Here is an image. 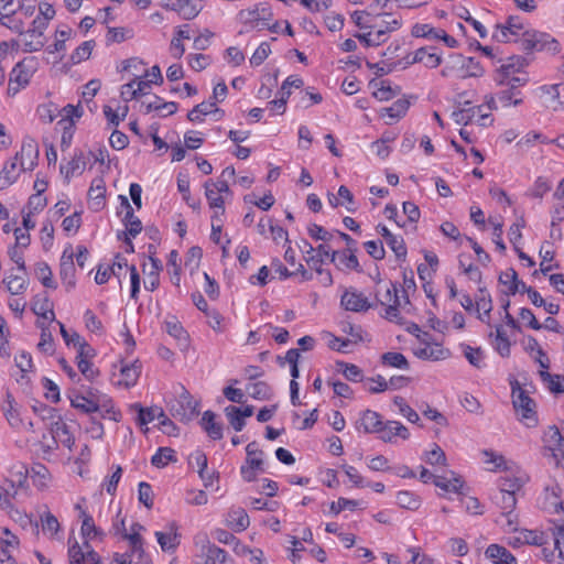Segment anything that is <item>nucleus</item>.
I'll list each match as a JSON object with an SVG mask.
<instances>
[{
	"mask_svg": "<svg viewBox=\"0 0 564 564\" xmlns=\"http://www.w3.org/2000/svg\"><path fill=\"white\" fill-rule=\"evenodd\" d=\"M467 95L468 93H464L457 96V108L452 112L453 120L465 127L475 121L479 126H485L484 121L488 118V115L481 113V106H473V100L467 99Z\"/></svg>",
	"mask_w": 564,
	"mask_h": 564,
	"instance_id": "nucleus-9",
	"label": "nucleus"
},
{
	"mask_svg": "<svg viewBox=\"0 0 564 564\" xmlns=\"http://www.w3.org/2000/svg\"><path fill=\"white\" fill-rule=\"evenodd\" d=\"M75 32L68 25H59L54 34L53 44L47 47L50 54H58L59 58L64 56L66 52V42L74 39Z\"/></svg>",
	"mask_w": 564,
	"mask_h": 564,
	"instance_id": "nucleus-34",
	"label": "nucleus"
},
{
	"mask_svg": "<svg viewBox=\"0 0 564 564\" xmlns=\"http://www.w3.org/2000/svg\"><path fill=\"white\" fill-rule=\"evenodd\" d=\"M434 485L444 492L462 494L465 481L458 474L451 470L443 475H437L434 478Z\"/></svg>",
	"mask_w": 564,
	"mask_h": 564,
	"instance_id": "nucleus-30",
	"label": "nucleus"
},
{
	"mask_svg": "<svg viewBox=\"0 0 564 564\" xmlns=\"http://www.w3.org/2000/svg\"><path fill=\"white\" fill-rule=\"evenodd\" d=\"M492 310V302L490 295L485 289L479 290V295L475 299V312L480 321L484 323H490V312Z\"/></svg>",
	"mask_w": 564,
	"mask_h": 564,
	"instance_id": "nucleus-46",
	"label": "nucleus"
},
{
	"mask_svg": "<svg viewBox=\"0 0 564 564\" xmlns=\"http://www.w3.org/2000/svg\"><path fill=\"white\" fill-rule=\"evenodd\" d=\"M87 164L86 154L82 151L75 152L74 156L66 164H62L59 170L66 180H69L76 175H80Z\"/></svg>",
	"mask_w": 564,
	"mask_h": 564,
	"instance_id": "nucleus-40",
	"label": "nucleus"
},
{
	"mask_svg": "<svg viewBox=\"0 0 564 564\" xmlns=\"http://www.w3.org/2000/svg\"><path fill=\"white\" fill-rule=\"evenodd\" d=\"M510 89L501 90L497 94V96L487 95L485 97V104L489 109H497L499 106L501 108H509V107H518L520 106L523 100L520 97V93H514Z\"/></svg>",
	"mask_w": 564,
	"mask_h": 564,
	"instance_id": "nucleus-23",
	"label": "nucleus"
},
{
	"mask_svg": "<svg viewBox=\"0 0 564 564\" xmlns=\"http://www.w3.org/2000/svg\"><path fill=\"white\" fill-rule=\"evenodd\" d=\"M128 278L130 282H139V274L135 268L129 265L123 257L117 256L112 263L99 264L95 280L96 282H107L108 280L116 279L121 282Z\"/></svg>",
	"mask_w": 564,
	"mask_h": 564,
	"instance_id": "nucleus-6",
	"label": "nucleus"
},
{
	"mask_svg": "<svg viewBox=\"0 0 564 564\" xmlns=\"http://www.w3.org/2000/svg\"><path fill=\"white\" fill-rule=\"evenodd\" d=\"M382 424L380 415L377 412L367 410L357 421V430L364 433H379Z\"/></svg>",
	"mask_w": 564,
	"mask_h": 564,
	"instance_id": "nucleus-42",
	"label": "nucleus"
},
{
	"mask_svg": "<svg viewBox=\"0 0 564 564\" xmlns=\"http://www.w3.org/2000/svg\"><path fill=\"white\" fill-rule=\"evenodd\" d=\"M145 63L139 57H130L121 61L118 66L119 72L137 76H142Z\"/></svg>",
	"mask_w": 564,
	"mask_h": 564,
	"instance_id": "nucleus-60",
	"label": "nucleus"
},
{
	"mask_svg": "<svg viewBox=\"0 0 564 564\" xmlns=\"http://www.w3.org/2000/svg\"><path fill=\"white\" fill-rule=\"evenodd\" d=\"M205 197L214 218L225 217V205L231 199L232 192L224 180H208L204 183Z\"/></svg>",
	"mask_w": 564,
	"mask_h": 564,
	"instance_id": "nucleus-5",
	"label": "nucleus"
},
{
	"mask_svg": "<svg viewBox=\"0 0 564 564\" xmlns=\"http://www.w3.org/2000/svg\"><path fill=\"white\" fill-rule=\"evenodd\" d=\"M528 62L523 56L512 55L501 61L496 68L494 80L498 86L518 88L529 83V75L525 72Z\"/></svg>",
	"mask_w": 564,
	"mask_h": 564,
	"instance_id": "nucleus-3",
	"label": "nucleus"
},
{
	"mask_svg": "<svg viewBox=\"0 0 564 564\" xmlns=\"http://www.w3.org/2000/svg\"><path fill=\"white\" fill-rule=\"evenodd\" d=\"M99 391H89L87 395L76 394L70 399L73 408L84 412L94 413L99 411L98 395Z\"/></svg>",
	"mask_w": 564,
	"mask_h": 564,
	"instance_id": "nucleus-37",
	"label": "nucleus"
},
{
	"mask_svg": "<svg viewBox=\"0 0 564 564\" xmlns=\"http://www.w3.org/2000/svg\"><path fill=\"white\" fill-rule=\"evenodd\" d=\"M409 109V102L405 100H397L390 107L383 108L381 111L382 118H388L386 122L392 124L402 118Z\"/></svg>",
	"mask_w": 564,
	"mask_h": 564,
	"instance_id": "nucleus-52",
	"label": "nucleus"
},
{
	"mask_svg": "<svg viewBox=\"0 0 564 564\" xmlns=\"http://www.w3.org/2000/svg\"><path fill=\"white\" fill-rule=\"evenodd\" d=\"M224 412H225V415H226L229 424L236 432H240L245 427L246 422H245V419L240 414V408L235 406V405H229V406L225 408Z\"/></svg>",
	"mask_w": 564,
	"mask_h": 564,
	"instance_id": "nucleus-64",
	"label": "nucleus"
},
{
	"mask_svg": "<svg viewBox=\"0 0 564 564\" xmlns=\"http://www.w3.org/2000/svg\"><path fill=\"white\" fill-rule=\"evenodd\" d=\"M543 448L558 467H564V427L549 425L542 435Z\"/></svg>",
	"mask_w": 564,
	"mask_h": 564,
	"instance_id": "nucleus-12",
	"label": "nucleus"
},
{
	"mask_svg": "<svg viewBox=\"0 0 564 564\" xmlns=\"http://www.w3.org/2000/svg\"><path fill=\"white\" fill-rule=\"evenodd\" d=\"M115 369L117 371L112 372L113 384L118 388L129 389L138 382L142 366L138 359H121L118 365H115Z\"/></svg>",
	"mask_w": 564,
	"mask_h": 564,
	"instance_id": "nucleus-13",
	"label": "nucleus"
},
{
	"mask_svg": "<svg viewBox=\"0 0 564 564\" xmlns=\"http://www.w3.org/2000/svg\"><path fill=\"white\" fill-rule=\"evenodd\" d=\"M173 415L181 420H189L196 413V403L188 392L183 391L178 398L177 405L172 406Z\"/></svg>",
	"mask_w": 564,
	"mask_h": 564,
	"instance_id": "nucleus-43",
	"label": "nucleus"
},
{
	"mask_svg": "<svg viewBox=\"0 0 564 564\" xmlns=\"http://www.w3.org/2000/svg\"><path fill=\"white\" fill-rule=\"evenodd\" d=\"M393 405L398 409L399 413L411 423H419L420 416L402 397H394Z\"/></svg>",
	"mask_w": 564,
	"mask_h": 564,
	"instance_id": "nucleus-63",
	"label": "nucleus"
},
{
	"mask_svg": "<svg viewBox=\"0 0 564 564\" xmlns=\"http://www.w3.org/2000/svg\"><path fill=\"white\" fill-rule=\"evenodd\" d=\"M340 306L345 311L362 313L371 307L369 297L354 286L344 290L340 296Z\"/></svg>",
	"mask_w": 564,
	"mask_h": 564,
	"instance_id": "nucleus-19",
	"label": "nucleus"
},
{
	"mask_svg": "<svg viewBox=\"0 0 564 564\" xmlns=\"http://www.w3.org/2000/svg\"><path fill=\"white\" fill-rule=\"evenodd\" d=\"M98 412L101 413L102 417L112 420L115 422L120 421L121 413L115 408L112 400L107 394L100 392L98 395Z\"/></svg>",
	"mask_w": 564,
	"mask_h": 564,
	"instance_id": "nucleus-56",
	"label": "nucleus"
},
{
	"mask_svg": "<svg viewBox=\"0 0 564 564\" xmlns=\"http://www.w3.org/2000/svg\"><path fill=\"white\" fill-rule=\"evenodd\" d=\"M200 424L204 431L213 440H220L223 437V427L215 421V414L213 412H204Z\"/></svg>",
	"mask_w": 564,
	"mask_h": 564,
	"instance_id": "nucleus-54",
	"label": "nucleus"
},
{
	"mask_svg": "<svg viewBox=\"0 0 564 564\" xmlns=\"http://www.w3.org/2000/svg\"><path fill=\"white\" fill-rule=\"evenodd\" d=\"M489 338L494 349L501 357L507 358L510 356L511 343L501 325L496 326L495 330L489 333Z\"/></svg>",
	"mask_w": 564,
	"mask_h": 564,
	"instance_id": "nucleus-41",
	"label": "nucleus"
},
{
	"mask_svg": "<svg viewBox=\"0 0 564 564\" xmlns=\"http://www.w3.org/2000/svg\"><path fill=\"white\" fill-rule=\"evenodd\" d=\"M74 256L75 251L73 247H67L63 251L61 258V278L63 280H70L75 278Z\"/></svg>",
	"mask_w": 564,
	"mask_h": 564,
	"instance_id": "nucleus-55",
	"label": "nucleus"
},
{
	"mask_svg": "<svg viewBox=\"0 0 564 564\" xmlns=\"http://www.w3.org/2000/svg\"><path fill=\"white\" fill-rule=\"evenodd\" d=\"M264 471L263 452L259 449L256 442L249 443L246 447V459L240 467V475L245 481H253L260 473Z\"/></svg>",
	"mask_w": 564,
	"mask_h": 564,
	"instance_id": "nucleus-15",
	"label": "nucleus"
},
{
	"mask_svg": "<svg viewBox=\"0 0 564 564\" xmlns=\"http://www.w3.org/2000/svg\"><path fill=\"white\" fill-rule=\"evenodd\" d=\"M381 364L387 367L397 368L400 370H408L410 362L405 356L397 351H388L381 356Z\"/></svg>",
	"mask_w": 564,
	"mask_h": 564,
	"instance_id": "nucleus-57",
	"label": "nucleus"
},
{
	"mask_svg": "<svg viewBox=\"0 0 564 564\" xmlns=\"http://www.w3.org/2000/svg\"><path fill=\"white\" fill-rule=\"evenodd\" d=\"M465 56L460 54H452L448 56L443 69L442 76L463 78Z\"/></svg>",
	"mask_w": 564,
	"mask_h": 564,
	"instance_id": "nucleus-50",
	"label": "nucleus"
},
{
	"mask_svg": "<svg viewBox=\"0 0 564 564\" xmlns=\"http://www.w3.org/2000/svg\"><path fill=\"white\" fill-rule=\"evenodd\" d=\"M39 153L37 142L33 138L26 135L22 140L20 151H18L12 159L20 163L22 169L30 172L37 165Z\"/></svg>",
	"mask_w": 564,
	"mask_h": 564,
	"instance_id": "nucleus-18",
	"label": "nucleus"
},
{
	"mask_svg": "<svg viewBox=\"0 0 564 564\" xmlns=\"http://www.w3.org/2000/svg\"><path fill=\"white\" fill-rule=\"evenodd\" d=\"M165 9L177 12L186 20L194 19L202 10V4L197 0H175L171 4H162Z\"/></svg>",
	"mask_w": 564,
	"mask_h": 564,
	"instance_id": "nucleus-35",
	"label": "nucleus"
},
{
	"mask_svg": "<svg viewBox=\"0 0 564 564\" xmlns=\"http://www.w3.org/2000/svg\"><path fill=\"white\" fill-rule=\"evenodd\" d=\"M529 480L528 473L518 463H514L498 479V488L519 495Z\"/></svg>",
	"mask_w": 564,
	"mask_h": 564,
	"instance_id": "nucleus-16",
	"label": "nucleus"
},
{
	"mask_svg": "<svg viewBox=\"0 0 564 564\" xmlns=\"http://www.w3.org/2000/svg\"><path fill=\"white\" fill-rule=\"evenodd\" d=\"M45 426L47 433H43L42 437L35 442L44 458H50L55 454L59 444L72 451L75 438L63 417L55 410L48 412L45 417Z\"/></svg>",
	"mask_w": 564,
	"mask_h": 564,
	"instance_id": "nucleus-1",
	"label": "nucleus"
},
{
	"mask_svg": "<svg viewBox=\"0 0 564 564\" xmlns=\"http://www.w3.org/2000/svg\"><path fill=\"white\" fill-rule=\"evenodd\" d=\"M379 437L386 443H394L398 437L408 440L410 437V432L402 423L398 421H388L382 424Z\"/></svg>",
	"mask_w": 564,
	"mask_h": 564,
	"instance_id": "nucleus-31",
	"label": "nucleus"
},
{
	"mask_svg": "<svg viewBox=\"0 0 564 564\" xmlns=\"http://www.w3.org/2000/svg\"><path fill=\"white\" fill-rule=\"evenodd\" d=\"M543 105L551 111H564V86L544 85L539 88Z\"/></svg>",
	"mask_w": 564,
	"mask_h": 564,
	"instance_id": "nucleus-21",
	"label": "nucleus"
},
{
	"mask_svg": "<svg viewBox=\"0 0 564 564\" xmlns=\"http://www.w3.org/2000/svg\"><path fill=\"white\" fill-rule=\"evenodd\" d=\"M528 28L519 17H510L505 23L496 25L492 39L499 43L516 42L521 45Z\"/></svg>",
	"mask_w": 564,
	"mask_h": 564,
	"instance_id": "nucleus-11",
	"label": "nucleus"
},
{
	"mask_svg": "<svg viewBox=\"0 0 564 564\" xmlns=\"http://www.w3.org/2000/svg\"><path fill=\"white\" fill-rule=\"evenodd\" d=\"M376 296L386 306L384 318L403 324V312L408 310L409 294L405 284H378Z\"/></svg>",
	"mask_w": 564,
	"mask_h": 564,
	"instance_id": "nucleus-2",
	"label": "nucleus"
},
{
	"mask_svg": "<svg viewBox=\"0 0 564 564\" xmlns=\"http://www.w3.org/2000/svg\"><path fill=\"white\" fill-rule=\"evenodd\" d=\"M521 47L524 51L547 52L556 54L560 52V43L551 34L528 28L522 39Z\"/></svg>",
	"mask_w": 564,
	"mask_h": 564,
	"instance_id": "nucleus-10",
	"label": "nucleus"
},
{
	"mask_svg": "<svg viewBox=\"0 0 564 564\" xmlns=\"http://www.w3.org/2000/svg\"><path fill=\"white\" fill-rule=\"evenodd\" d=\"M511 390L512 403L518 419L528 427L535 426L538 424L535 402L518 381L511 382Z\"/></svg>",
	"mask_w": 564,
	"mask_h": 564,
	"instance_id": "nucleus-7",
	"label": "nucleus"
},
{
	"mask_svg": "<svg viewBox=\"0 0 564 564\" xmlns=\"http://www.w3.org/2000/svg\"><path fill=\"white\" fill-rule=\"evenodd\" d=\"M401 26L400 18H391L383 21V25L377 29L372 26L369 31L357 33L355 36L366 46H379L388 41L390 33L398 31Z\"/></svg>",
	"mask_w": 564,
	"mask_h": 564,
	"instance_id": "nucleus-14",
	"label": "nucleus"
},
{
	"mask_svg": "<svg viewBox=\"0 0 564 564\" xmlns=\"http://www.w3.org/2000/svg\"><path fill=\"white\" fill-rule=\"evenodd\" d=\"M155 539L165 553H174L181 543L180 528L175 522H171L163 530L154 533Z\"/></svg>",
	"mask_w": 564,
	"mask_h": 564,
	"instance_id": "nucleus-22",
	"label": "nucleus"
},
{
	"mask_svg": "<svg viewBox=\"0 0 564 564\" xmlns=\"http://www.w3.org/2000/svg\"><path fill=\"white\" fill-rule=\"evenodd\" d=\"M102 110L107 121L117 127L127 117L129 107L127 105H118L117 108H112L110 105H106Z\"/></svg>",
	"mask_w": 564,
	"mask_h": 564,
	"instance_id": "nucleus-58",
	"label": "nucleus"
},
{
	"mask_svg": "<svg viewBox=\"0 0 564 564\" xmlns=\"http://www.w3.org/2000/svg\"><path fill=\"white\" fill-rule=\"evenodd\" d=\"M355 252L348 250L336 251V253H332V262L341 270H357L359 262Z\"/></svg>",
	"mask_w": 564,
	"mask_h": 564,
	"instance_id": "nucleus-49",
	"label": "nucleus"
},
{
	"mask_svg": "<svg viewBox=\"0 0 564 564\" xmlns=\"http://www.w3.org/2000/svg\"><path fill=\"white\" fill-rule=\"evenodd\" d=\"M23 172L28 171L22 169L14 159L11 158L7 161L0 170V191L14 184Z\"/></svg>",
	"mask_w": 564,
	"mask_h": 564,
	"instance_id": "nucleus-33",
	"label": "nucleus"
},
{
	"mask_svg": "<svg viewBox=\"0 0 564 564\" xmlns=\"http://www.w3.org/2000/svg\"><path fill=\"white\" fill-rule=\"evenodd\" d=\"M215 115L216 119L219 120L224 117V112L216 107V104L210 101H204L194 107L187 115V118L193 122H202L204 117L207 115Z\"/></svg>",
	"mask_w": 564,
	"mask_h": 564,
	"instance_id": "nucleus-39",
	"label": "nucleus"
},
{
	"mask_svg": "<svg viewBox=\"0 0 564 564\" xmlns=\"http://www.w3.org/2000/svg\"><path fill=\"white\" fill-rule=\"evenodd\" d=\"M492 501L501 512H511L517 506L518 494L498 488V491L492 496Z\"/></svg>",
	"mask_w": 564,
	"mask_h": 564,
	"instance_id": "nucleus-47",
	"label": "nucleus"
},
{
	"mask_svg": "<svg viewBox=\"0 0 564 564\" xmlns=\"http://www.w3.org/2000/svg\"><path fill=\"white\" fill-rule=\"evenodd\" d=\"M195 545L198 549V560L206 564L224 563L226 558L225 551L215 544H212L206 535L197 536Z\"/></svg>",
	"mask_w": 564,
	"mask_h": 564,
	"instance_id": "nucleus-20",
	"label": "nucleus"
},
{
	"mask_svg": "<svg viewBox=\"0 0 564 564\" xmlns=\"http://www.w3.org/2000/svg\"><path fill=\"white\" fill-rule=\"evenodd\" d=\"M544 508L557 517L554 524L564 521V500L561 498V489L557 486L546 488Z\"/></svg>",
	"mask_w": 564,
	"mask_h": 564,
	"instance_id": "nucleus-26",
	"label": "nucleus"
},
{
	"mask_svg": "<svg viewBox=\"0 0 564 564\" xmlns=\"http://www.w3.org/2000/svg\"><path fill=\"white\" fill-rule=\"evenodd\" d=\"M121 200L122 207L126 209V214L123 217V223L126 226V230L130 237H135L142 230V224L140 219L134 216L131 205L126 196H119Z\"/></svg>",
	"mask_w": 564,
	"mask_h": 564,
	"instance_id": "nucleus-44",
	"label": "nucleus"
},
{
	"mask_svg": "<svg viewBox=\"0 0 564 564\" xmlns=\"http://www.w3.org/2000/svg\"><path fill=\"white\" fill-rule=\"evenodd\" d=\"M485 554L494 564H517V558L506 547L498 544H490Z\"/></svg>",
	"mask_w": 564,
	"mask_h": 564,
	"instance_id": "nucleus-48",
	"label": "nucleus"
},
{
	"mask_svg": "<svg viewBox=\"0 0 564 564\" xmlns=\"http://www.w3.org/2000/svg\"><path fill=\"white\" fill-rule=\"evenodd\" d=\"M106 186L102 178H95L91 182L90 188L88 191L89 199L93 202L96 208H99L102 205V199L105 197Z\"/></svg>",
	"mask_w": 564,
	"mask_h": 564,
	"instance_id": "nucleus-62",
	"label": "nucleus"
},
{
	"mask_svg": "<svg viewBox=\"0 0 564 564\" xmlns=\"http://www.w3.org/2000/svg\"><path fill=\"white\" fill-rule=\"evenodd\" d=\"M83 116V109L79 105H67L62 110V119L58 122L59 124H64V129L72 128L74 126L75 120L79 119Z\"/></svg>",
	"mask_w": 564,
	"mask_h": 564,
	"instance_id": "nucleus-61",
	"label": "nucleus"
},
{
	"mask_svg": "<svg viewBox=\"0 0 564 564\" xmlns=\"http://www.w3.org/2000/svg\"><path fill=\"white\" fill-rule=\"evenodd\" d=\"M40 524L42 532L50 539H55L61 530V524L57 518L50 511H44L40 516Z\"/></svg>",
	"mask_w": 564,
	"mask_h": 564,
	"instance_id": "nucleus-53",
	"label": "nucleus"
},
{
	"mask_svg": "<svg viewBox=\"0 0 564 564\" xmlns=\"http://www.w3.org/2000/svg\"><path fill=\"white\" fill-rule=\"evenodd\" d=\"M45 44V37L40 32L29 29L19 39V45L23 52L33 53L40 51Z\"/></svg>",
	"mask_w": 564,
	"mask_h": 564,
	"instance_id": "nucleus-38",
	"label": "nucleus"
},
{
	"mask_svg": "<svg viewBox=\"0 0 564 564\" xmlns=\"http://www.w3.org/2000/svg\"><path fill=\"white\" fill-rule=\"evenodd\" d=\"M75 509L78 511V518L82 522L80 534L83 539L88 542L96 538L102 539L104 532L96 527L93 517L87 512V510L83 508L80 503H77Z\"/></svg>",
	"mask_w": 564,
	"mask_h": 564,
	"instance_id": "nucleus-29",
	"label": "nucleus"
},
{
	"mask_svg": "<svg viewBox=\"0 0 564 564\" xmlns=\"http://www.w3.org/2000/svg\"><path fill=\"white\" fill-rule=\"evenodd\" d=\"M412 352L416 358L427 361L445 360L451 355L447 348L427 333L416 336V341L412 346Z\"/></svg>",
	"mask_w": 564,
	"mask_h": 564,
	"instance_id": "nucleus-8",
	"label": "nucleus"
},
{
	"mask_svg": "<svg viewBox=\"0 0 564 564\" xmlns=\"http://www.w3.org/2000/svg\"><path fill=\"white\" fill-rule=\"evenodd\" d=\"M31 78V73L23 63H18L9 75L8 94L17 95L22 88L26 87Z\"/></svg>",
	"mask_w": 564,
	"mask_h": 564,
	"instance_id": "nucleus-27",
	"label": "nucleus"
},
{
	"mask_svg": "<svg viewBox=\"0 0 564 564\" xmlns=\"http://www.w3.org/2000/svg\"><path fill=\"white\" fill-rule=\"evenodd\" d=\"M482 463L490 473H505L516 462L494 449L481 451Z\"/></svg>",
	"mask_w": 564,
	"mask_h": 564,
	"instance_id": "nucleus-25",
	"label": "nucleus"
},
{
	"mask_svg": "<svg viewBox=\"0 0 564 564\" xmlns=\"http://www.w3.org/2000/svg\"><path fill=\"white\" fill-rule=\"evenodd\" d=\"M142 107H144L147 113L156 111L162 116L173 115L177 110V105L175 102L163 101V99L158 96H154L150 101L142 102Z\"/></svg>",
	"mask_w": 564,
	"mask_h": 564,
	"instance_id": "nucleus-51",
	"label": "nucleus"
},
{
	"mask_svg": "<svg viewBox=\"0 0 564 564\" xmlns=\"http://www.w3.org/2000/svg\"><path fill=\"white\" fill-rule=\"evenodd\" d=\"M53 303L45 293L37 294L34 299L32 310L44 322L52 323L55 319Z\"/></svg>",
	"mask_w": 564,
	"mask_h": 564,
	"instance_id": "nucleus-36",
	"label": "nucleus"
},
{
	"mask_svg": "<svg viewBox=\"0 0 564 564\" xmlns=\"http://www.w3.org/2000/svg\"><path fill=\"white\" fill-rule=\"evenodd\" d=\"M95 356L94 349L87 344L86 346H80L78 350H76V364L82 372V375L89 381L95 380L99 372L94 368L91 364V358Z\"/></svg>",
	"mask_w": 564,
	"mask_h": 564,
	"instance_id": "nucleus-24",
	"label": "nucleus"
},
{
	"mask_svg": "<svg viewBox=\"0 0 564 564\" xmlns=\"http://www.w3.org/2000/svg\"><path fill=\"white\" fill-rule=\"evenodd\" d=\"M144 527L138 522H134L130 525V529L121 538L127 541L130 547V552L135 554L138 558H142L144 554L143 549V538L142 532L144 531Z\"/></svg>",
	"mask_w": 564,
	"mask_h": 564,
	"instance_id": "nucleus-32",
	"label": "nucleus"
},
{
	"mask_svg": "<svg viewBox=\"0 0 564 564\" xmlns=\"http://www.w3.org/2000/svg\"><path fill=\"white\" fill-rule=\"evenodd\" d=\"M273 13L270 4L267 2H259L241 9L236 14V22L241 26L240 33H249L270 28Z\"/></svg>",
	"mask_w": 564,
	"mask_h": 564,
	"instance_id": "nucleus-4",
	"label": "nucleus"
},
{
	"mask_svg": "<svg viewBox=\"0 0 564 564\" xmlns=\"http://www.w3.org/2000/svg\"><path fill=\"white\" fill-rule=\"evenodd\" d=\"M249 524V517L242 508H232L227 513L226 525L232 531L242 532Z\"/></svg>",
	"mask_w": 564,
	"mask_h": 564,
	"instance_id": "nucleus-45",
	"label": "nucleus"
},
{
	"mask_svg": "<svg viewBox=\"0 0 564 564\" xmlns=\"http://www.w3.org/2000/svg\"><path fill=\"white\" fill-rule=\"evenodd\" d=\"M69 564H100L99 555L91 549L88 541L79 544L75 538L68 539Z\"/></svg>",
	"mask_w": 564,
	"mask_h": 564,
	"instance_id": "nucleus-17",
	"label": "nucleus"
},
{
	"mask_svg": "<svg viewBox=\"0 0 564 564\" xmlns=\"http://www.w3.org/2000/svg\"><path fill=\"white\" fill-rule=\"evenodd\" d=\"M414 61L422 63L430 68L437 67L442 62L441 56L436 52L424 47L419 48L414 53Z\"/></svg>",
	"mask_w": 564,
	"mask_h": 564,
	"instance_id": "nucleus-59",
	"label": "nucleus"
},
{
	"mask_svg": "<svg viewBox=\"0 0 564 564\" xmlns=\"http://www.w3.org/2000/svg\"><path fill=\"white\" fill-rule=\"evenodd\" d=\"M521 539L525 545H535L541 547L542 555L544 556L545 549H553L552 532L547 533L542 530L520 529Z\"/></svg>",
	"mask_w": 564,
	"mask_h": 564,
	"instance_id": "nucleus-28",
	"label": "nucleus"
}]
</instances>
